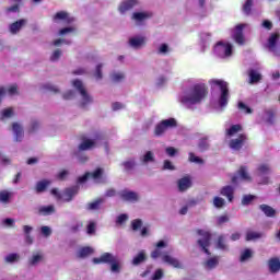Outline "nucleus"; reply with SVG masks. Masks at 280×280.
<instances>
[{"instance_id": "nucleus-52", "label": "nucleus", "mask_w": 280, "mask_h": 280, "mask_svg": "<svg viewBox=\"0 0 280 280\" xmlns=\"http://www.w3.org/2000/svg\"><path fill=\"white\" fill-rule=\"evenodd\" d=\"M125 78L126 75H124V73L121 72H116L112 74L113 82H121V80H124Z\"/></svg>"}, {"instance_id": "nucleus-43", "label": "nucleus", "mask_w": 280, "mask_h": 280, "mask_svg": "<svg viewBox=\"0 0 280 280\" xmlns=\"http://www.w3.org/2000/svg\"><path fill=\"white\" fill-rule=\"evenodd\" d=\"M89 178H91V172H85L84 175L78 177L77 183L78 185H84Z\"/></svg>"}, {"instance_id": "nucleus-19", "label": "nucleus", "mask_w": 280, "mask_h": 280, "mask_svg": "<svg viewBox=\"0 0 280 280\" xmlns=\"http://www.w3.org/2000/svg\"><path fill=\"white\" fill-rule=\"evenodd\" d=\"M137 0H126L124 1L120 5H119V12L121 14L128 12V10H132V8H135V5H137Z\"/></svg>"}, {"instance_id": "nucleus-30", "label": "nucleus", "mask_w": 280, "mask_h": 280, "mask_svg": "<svg viewBox=\"0 0 280 280\" xmlns=\"http://www.w3.org/2000/svg\"><path fill=\"white\" fill-rule=\"evenodd\" d=\"M210 144H209V137H202L199 139L198 142V149L200 152H207L209 150Z\"/></svg>"}, {"instance_id": "nucleus-51", "label": "nucleus", "mask_w": 280, "mask_h": 280, "mask_svg": "<svg viewBox=\"0 0 280 280\" xmlns=\"http://www.w3.org/2000/svg\"><path fill=\"white\" fill-rule=\"evenodd\" d=\"M38 261H43V255H40V254L34 255V256L30 259V265H31V266H36V264H38Z\"/></svg>"}, {"instance_id": "nucleus-7", "label": "nucleus", "mask_w": 280, "mask_h": 280, "mask_svg": "<svg viewBox=\"0 0 280 280\" xmlns=\"http://www.w3.org/2000/svg\"><path fill=\"white\" fill-rule=\"evenodd\" d=\"M52 21L58 22V21H63L66 25H71L73 21H75V18L70 16L67 11H59L52 16Z\"/></svg>"}, {"instance_id": "nucleus-45", "label": "nucleus", "mask_w": 280, "mask_h": 280, "mask_svg": "<svg viewBox=\"0 0 280 280\" xmlns=\"http://www.w3.org/2000/svg\"><path fill=\"white\" fill-rule=\"evenodd\" d=\"M141 226H143V221H141V219H135L131 222L132 231H139V229H141Z\"/></svg>"}, {"instance_id": "nucleus-17", "label": "nucleus", "mask_w": 280, "mask_h": 280, "mask_svg": "<svg viewBox=\"0 0 280 280\" xmlns=\"http://www.w3.org/2000/svg\"><path fill=\"white\" fill-rule=\"evenodd\" d=\"M177 187L179 191H187L191 187V178L189 176H185L177 182Z\"/></svg>"}, {"instance_id": "nucleus-53", "label": "nucleus", "mask_w": 280, "mask_h": 280, "mask_svg": "<svg viewBox=\"0 0 280 280\" xmlns=\"http://www.w3.org/2000/svg\"><path fill=\"white\" fill-rule=\"evenodd\" d=\"M75 32V27L70 26V27H63L61 30H59V36H65V34H71Z\"/></svg>"}, {"instance_id": "nucleus-25", "label": "nucleus", "mask_w": 280, "mask_h": 280, "mask_svg": "<svg viewBox=\"0 0 280 280\" xmlns=\"http://www.w3.org/2000/svg\"><path fill=\"white\" fill-rule=\"evenodd\" d=\"M249 84H257V82H261V73L257 72L255 69L248 70Z\"/></svg>"}, {"instance_id": "nucleus-27", "label": "nucleus", "mask_w": 280, "mask_h": 280, "mask_svg": "<svg viewBox=\"0 0 280 280\" xmlns=\"http://www.w3.org/2000/svg\"><path fill=\"white\" fill-rule=\"evenodd\" d=\"M51 185V180H48V179H43V180H39L37 182L36 184V192L37 194H43V191H46L47 187Z\"/></svg>"}, {"instance_id": "nucleus-31", "label": "nucleus", "mask_w": 280, "mask_h": 280, "mask_svg": "<svg viewBox=\"0 0 280 280\" xmlns=\"http://www.w3.org/2000/svg\"><path fill=\"white\" fill-rule=\"evenodd\" d=\"M11 198H12V192L8 190H0V202L2 205H10Z\"/></svg>"}, {"instance_id": "nucleus-16", "label": "nucleus", "mask_w": 280, "mask_h": 280, "mask_svg": "<svg viewBox=\"0 0 280 280\" xmlns=\"http://www.w3.org/2000/svg\"><path fill=\"white\" fill-rule=\"evenodd\" d=\"M81 143L79 144L80 152H85L86 150H91L92 148H95V142L92 139L89 138H81Z\"/></svg>"}, {"instance_id": "nucleus-39", "label": "nucleus", "mask_w": 280, "mask_h": 280, "mask_svg": "<svg viewBox=\"0 0 280 280\" xmlns=\"http://www.w3.org/2000/svg\"><path fill=\"white\" fill-rule=\"evenodd\" d=\"M122 167H125L126 172H131V170L137 167V162L135 161V159L127 160V161L122 162Z\"/></svg>"}, {"instance_id": "nucleus-26", "label": "nucleus", "mask_w": 280, "mask_h": 280, "mask_svg": "<svg viewBox=\"0 0 280 280\" xmlns=\"http://www.w3.org/2000/svg\"><path fill=\"white\" fill-rule=\"evenodd\" d=\"M264 237V233L255 232V231H247L245 235L246 242H255V240H261Z\"/></svg>"}, {"instance_id": "nucleus-22", "label": "nucleus", "mask_w": 280, "mask_h": 280, "mask_svg": "<svg viewBox=\"0 0 280 280\" xmlns=\"http://www.w3.org/2000/svg\"><path fill=\"white\" fill-rule=\"evenodd\" d=\"M259 209L267 218H275L277 215V210L266 203L260 205Z\"/></svg>"}, {"instance_id": "nucleus-46", "label": "nucleus", "mask_w": 280, "mask_h": 280, "mask_svg": "<svg viewBox=\"0 0 280 280\" xmlns=\"http://www.w3.org/2000/svg\"><path fill=\"white\" fill-rule=\"evenodd\" d=\"M96 225L95 222L91 221L86 226V233L88 235H95Z\"/></svg>"}, {"instance_id": "nucleus-62", "label": "nucleus", "mask_w": 280, "mask_h": 280, "mask_svg": "<svg viewBox=\"0 0 280 280\" xmlns=\"http://www.w3.org/2000/svg\"><path fill=\"white\" fill-rule=\"evenodd\" d=\"M259 174H268L270 172V166L268 164H261L258 166Z\"/></svg>"}, {"instance_id": "nucleus-63", "label": "nucleus", "mask_w": 280, "mask_h": 280, "mask_svg": "<svg viewBox=\"0 0 280 280\" xmlns=\"http://www.w3.org/2000/svg\"><path fill=\"white\" fill-rule=\"evenodd\" d=\"M161 279H163V269H156L152 277V280H161Z\"/></svg>"}, {"instance_id": "nucleus-36", "label": "nucleus", "mask_w": 280, "mask_h": 280, "mask_svg": "<svg viewBox=\"0 0 280 280\" xmlns=\"http://www.w3.org/2000/svg\"><path fill=\"white\" fill-rule=\"evenodd\" d=\"M218 264H220V260L218 259V257H212L210 259H208L205 262L206 268H208V270H213V268H215L218 266Z\"/></svg>"}, {"instance_id": "nucleus-61", "label": "nucleus", "mask_w": 280, "mask_h": 280, "mask_svg": "<svg viewBox=\"0 0 280 280\" xmlns=\"http://www.w3.org/2000/svg\"><path fill=\"white\" fill-rule=\"evenodd\" d=\"M154 161V154L151 151H148L143 156V163H150Z\"/></svg>"}, {"instance_id": "nucleus-24", "label": "nucleus", "mask_w": 280, "mask_h": 280, "mask_svg": "<svg viewBox=\"0 0 280 280\" xmlns=\"http://www.w3.org/2000/svg\"><path fill=\"white\" fill-rule=\"evenodd\" d=\"M269 271L275 275L280 270V260L279 258H270L268 261Z\"/></svg>"}, {"instance_id": "nucleus-20", "label": "nucleus", "mask_w": 280, "mask_h": 280, "mask_svg": "<svg viewBox=\"0 0 280 280\" xmlns=\"http://www.w3.org/2000/svg\"><path fill=\"white\" fill-rule=\"evenodd\" d=\"M78 191H80V186H72L65 190L66 202H71L73 200V196H77Z\"/></svg>"}, {"instance_id": "nucleus-6", "label": "nucleus", "mask_w": 280, "mask_h": 280, "mask_svg": "<svg viewBox=\"0 0 280 280\" xmlns=\"http://www.w3.org/2000/svg\"><path fill=\"white\" fill-rule=\"evenodd\" d=\"M176 126H178V122L174 118L164 119L155 126L154 135L155 137H161V135H164L170 128H176Z\"/></svg>"}, {"instance_id": "nucleus-59", "label": "nucleus", "mask_w": 280, "mask_h": 280, "mask_svg": "<svg viewBox=\"0 0 280 280\" xmlns=\"http://www.w3.org/2000/svg\"><path fill=\"white\" fill-rule=\"evenodd\" d=\"M110 270L112 272H119L120 267H119V260H117V258L114 259L113 262H110Z\"/></svg>"}, {"instance_id": "nucleus-64", "label": "nucleus", "mask_w": 280, "mask_h": 280, "mask_svg": "<svg viewBox=\"0 0 280 280\" xmlns=\"http://www.w3.org/2000/svg\"><path fill=\"white\" fill-rule=\"evenodd\" d=\"M165 152L168 156H176L178 151L174 147H167Z\"/></svg>"}, {"instance_id": "nucleus-8", "label": "nucleus", "mask_w": 280, "mask_h": 280, "mask_svg": "<svg viewBox=\"0 0 280 280\" xmlns=\"http://www.w3.org/2000/svg\"><path fill=\"white\" fill-rule=\"evenodd\" d=\"M119 197L125 202H138L139 201V195L132 190H122L119 192Z\"/></svg>"}, {"instance_id": "nucleus-28", "label": "nucleus", "mask_w": 280, "mask_h": 280, "mask_svg": "<svg viewBox=\"0 0 280 280\" xmlns=\"http://www.w3.org/2000/svg\"><path fill=\"white\" fill-rule=\"evenodd\" d=\"M39 215H51L56 213V208L54 206H40L38 208Z\"/></svg>"}, {"instance_id": "nucleus-4", "label": "nucleus", "mask_w": 280, "mask_h": 280, "mask_svg": "<svg viewBox=\"0 0 280 280\" xmlns=\"http://www.w3.org/2000/svg\"><path fill=\"white\" fill-rule=\"evenodd\" d=\"M197 235H199L201 238L197 241L198 246H200L201 250L206 253V255H211V252H209V246H211V232L206 230H197Z\"/></svg>"}, {"instance_id": "nucleus-3", "label": "nucleus", "mask_w": 280, "mask_h": 280, "mask_svg": "<svg viewBox=\"0 0 280 280\" xmlns=\"http://www.w3.org/2000/svg\"><path fill=\"white\" fill-rule=\"evenodd\" d=\"M72 86H74L75 91L80 93L82 97V102L80 103L81 108H86L89 104L93 103V97L89 95V92L86 91V88L84 86V83H82V80L75 79L72 81Z\"/></svg>"}, {"instance_id": "nucleus-14", "label": "nucleus", "mask_w": 280, "mask_h": 280, "mask_svg": "<svg viewBox=\"0 0 280 280\" xmlns=\"http://www.w3.org/2000/svg\"><path fill=\"white\" fill-rule=\"evenodd\" d=\"M117 259L110 253H104L100 258H93V264H112Z\"/></svg>"}, {"instance_id": "nucleus-21", "label": "nucleus", "mask_w": 280, "mask_h": 280, "mask_svg": "<svg viewBox=\"0 0 280 280\" xmlns=\"http://www.w3.org/2000/svg\"><path fill=\"white\" fill-rule=\"evenodd\" d=\"M12 130L15 135V141H23V127L19 122H13L12 124Z\"/></svg>"}, {"instance_id": "nucleus-56", "label": "nucleus", "mask_w": 280, "mask_h": 280, "mask_svg": "<svg viewBox=\"0 0 280 280\" xmlns=\"http://www.w3.org/2000/svg\"><path fill=\"white\" fill-rule=\"evenodd\" d=\"M238 108L240 110H244L247 115H250L253 113V109L243 102H238Z\"/></svg>"}, {"instance_id": "nucleus-48", "label": "nucleus", "mask_w": 280, "mask_h": 280, "mask_svg": "<svg viewBox=\"0 0 280 280\" xmlns=\"http://www.w3.org/2000/svg\"><path fill=\"white\" fill-rule=\"evenodd\" d=\"M4 260L7 264H14V261H19V254H9Z\"/></svg>"}, {"instance_id": "nucleus-32", "label": "nucleus", "mask_w": 280, "mask_h": 280, "mask_svg": "<svg viewBox=\"0 0 280 280\" xmlns=\"http://www.w3.org/2000/svg\"><path fill=\"white\" fill-rule=\"evenodd\" d=\"M189 163H196L197 165H205V160L202 158L196 156L194 152L188 153Z\"/></svg>"}, {"instance_id": "nucleus-42", "label": "nucleus", "mask_w": 280, "mask_h": 280, "mask_svg": "<svg viewBox=\"0 0 280 280\" xmlns=\"http://www.w3.org/2000/svg\"><path fill=\"white\" fill-rule=\"evenodd\" d=\"M217 248H220V250H229V246H226V243L224 242V236H219L217 241Z\"/></svg>"}, {"instance_id": "nucleus-2", "label": "nucleus", "mask_w": 280, "mask_h": 280, "mask_svg": "<svg viewBox=\"0 0 280 280\" xmlns=\"http://www.w3.org/2000/svg\"><path fill=\"white\" fill-rule=\"evenodd\" d=\"M209 84L213 86H219L221 95L219 97V106L224 108L229 104V83L220 79H212L209 81Z\"/></svg>"}, {"instance_id": "nucleus-49", "label": "nucleus", "mask_w": 280, "mask_h": 280, "mask_svg": "<svg viewBox=\"0 0 280 280\" xmlns=\"http://www.w3.org/2000/svg\"><path fill=\"white\" fill-rule=\"evenodd\" d=\"M102 67H103L102 63H98V65L96 66V69H95V72H94V78H95L96 80H102V78H104V75L102 74Z\"/></svg>"}, {"instance_id": "nucleus-40", "label": "nucleus", "mask_w": 280, "mask_h": 280, "mask_svg": "<svg viewBox=\"0 0 280 280\" xmlns=\"http://www.w3.org/2000/svg\"><path fill=\"white\" fill-rule=\"evenodd\" d=\"M242 125H232L231 128L226 130L228 137H234V135H237V132H241Z\"/></svg>"}, {"instance_id": "nucleus-9", "label": "nucleus", "mask_w": 280, "mask_h": 280, "mask_svg": "<svg viewBox=\"0 0 280 280\" xmlns=\"http://www.w3.org/2000/svg\"><path fill=\"white\" fill-rule=\"evenodd\" d=\"M246 135L241 133L236 139H232L230 141V148L231 150L240 151L244 147V143L246 142Z\"/></svg>"}, {"instance_id": "nucleus-12", "label": "nucleus", "mask_w": 280, "mask_h": 280, "mask_svg": "<svg viewBox=\"0 0 280 280\" xmlns=\"http://www.w3.org/2000/svg\"><path fill=\"white\" fill-rule=\"evenodd\" d=\"M26 24H27V20L25 19L18 20L12 24H10L9 31L12 34H19V32H21V30H23V27H25Z\"/></svg>"}, {"instance_id": "nucleus-11", "label": "nucleus", "mask_w": 280, "mask_h": 280, "mask_svg": "<svg viewBox=\"0 0 280 280\" xmlns=\"http://www.w3.org/2000/svg\"><path fill=\"white\" fill-rule=\"evenodd\" d=\"M167 246V243L165 241H159L155 245V249L151 252V259H159L162 258L165 254H163V250L161 248H165Z\"/></svg>"}, {"instance_id": "nucleus-38", "label": "nucleus", "mask_w": 280, "mask_h": 280, "mask_svg": "<svg viewBox=\"0 0 280 280\" xmlns=\"http://www.w3.org/2000/svg\"><path fill=\"white\" fill-rule=\"evenodd\" d=\"M90 255H93V248L92 247H82L79 250L78 257L81 259H84V257H89Z\"/></svg>"}, {"instance_id": "nucleus-58", "label": "nucleus", "mask_w": 280, "mask_h": 280, "mask_svg": "<svg viewBox=\"0 0 280 280\" xmlns=\"http://www.w3.org/2000/svg\"><path fill=\"white\" fill-rule=\"evenodd\" d=\"M9 95H19V85L12 84L8 88Z\"/></svg>"}, {"instance_id": "nucleus-41", "label": "nucleus", "mask_w": 280, "mask_h": 280, "mask_svg": "<svg viewBox=\"0 0 280 280\" xmlns=\"http://www.w3.org/2000/svg\"><path fill=\"white\" fill-rule=\"evenodd\" d=\"M224 205H226V201L224 200V198H222V197H214L213 198V206L217 209H222V207H224Z\"/></svg>"}, {"instance_id": "nucleus-44", "label": "nucleus", "mask_w": 280, "mask_h": 280, "mask_svg": "<svg viewBox=\"0 0 280 280\" xmlns=\"http://www.w3.org/2000/svg\"><path fill=\"white\" fill-rule=\"evenodd\" d=\"M253 10V0H246V2L243 5V12H245V14H250Z\"/></svg>"}, {"instance_id": "nucleus-35", "label": "nucleus", "mask_w": 280, "mask_h": 280, "mask_svg": "<svg viewBox=\"0 0 280 280\" xmlns=\"http://www.w3.org/2000/svg\"><path fill=\"white\" fill-rule=\"evenodd\" d=\"M104 176V168L97 167L94 172H90V178L93 180H100Z\"/></svg>"}, {"instance_id": "nucleus-23", "label": "nucleus", "mask_w": 280, "mask_h": 280, "mask_svg": "<svg viewBox=\"0 0 280 280\" xmlns=\"http://www.w3.org/2000/svg\"><path fill=\"white\" fill-rule=\"evenodd\" d=\"M277 40H279V34L275 33L269 37V51H272L275 56H279L277 51Z\"/></svg>"}, {"instance_id": "nucleus-13", "label": "nucleus", "mask_w": 280, "mask_h": 280, "mask_svg": "<svg viewBox=\"0 0 280 280\" xmlns=\"http://www.w3.org/2000/svg\"><path fill=\"white\" fill-rule=\"evenodd\" d=\"M244 27H246L244 24H237L235 27L234 40L238 45H244Z\"/></svg>"}, {"instance_id": "nucleus-10", "label": "nucleus", "mask_w": 280, "mask_h": 280, "mask_svg": "<svg viewBox=\"0 0 280 280\" xmlns=\"http://www.w3.org/2000/svg\"><path fill=\"white\" fill-rule=\"evenodd\" d=\"M162 261L164 264H167L168 266H172L173 268L183 269V264L180 262V260H178V258L172 257L168 254H164L162 256Z\"/></svg>"}, {"instance_id": "nucleus-54", "label": "nucleus", "mask_w": 280, "mask_h": 280, "mask_svg": "<svg viewBox=\"0 0 280 280\" xmlns=\"http://www.w3.org/2000/svg\"><path fill=\"white\" fill-rule=\"evenodd\" d=\"M60 56H62V50L61 49H56L52 55L50 56L51 62H56V60L60 59Z\"/></svg>"}, {"instance_id": "nucleus-1", "label": "nucleus", "mask_w": 280, "mask_h": 280, "mask_svg": "<svg viewBox=\"0 0 280 280\" xmlns=\"http://www.w3.org/2000/svg\"><path fill=\"white\" fill-rule=\"evenodd\" d=\"M209 95V88L205 83L195 84L189 94L182 96L180 103L185 104L189 108V106H195V104H200L202 100H205Z\"/></svg>"}, {"instance_id": "nucleus-18", "label": "nucleus", "mask_w": 280, "mask_h": 280, "mask_svg": "<svg viewBox=\"0 0 280 280\" xmlns=\"http://www.w3.org/2000/svg\"><path fill=\"white\" fill-rule=\"evenodd\" d=\"M144 261H148V255L145 250H140L131 260L132 266H141Z\"/></svg>"}, {"instance_id": "nucleus-57", "label": "nucleus", "mask_w": 280, "mask_h": 280, "mask_svg": "<svg viewBox=\"0 0 280 280\" xmlns=\"http://www.w3.org/2000/svg\"><path fill=\"white\" fill-rule=\"evenodd\" d=\"M253 257V252L250 249H245L241 255V261H246V259H250Z\"/></svg>"}, {"instance_id": "nucleus-33", "label": "nucleus", "mask_w": 280, "mask_h": 280, "mask_svg": "<svg viewBox=\"0 0 280 280\" xmlns=\"http://www.w3.org/2000/svg\"><path fill=\"white\" fill-rule=\"evenodd\" d=\"M150 16H152V14L145 13V12H135L132 14V19L133 21H145V19H150Z\"/></svg>"}, {"instance_id": "nucleus-50", "label": "nucleus", "mask_w": 280, "mask_h": 280, "mask_svg": "<svg viewBox=\"0 0 280 280\" xmlns=\"http://www.w3.org/2000/svg\"><path fill=\"white\" fill-rule=\"evenodd\" d=\"M253 200H255V195H245L242 199V205L248 206Z\"/></svg>"}, {"instance_id": "nucleus-34", "label": "nucleus", "mask_w": 280, "mask_h": 280, "mask_svg": "<svg viewBox=\"0 0 280 280\" xmlns=\"http://www.w3.org/2000/svg\"><path fill=\"white\" fill-rule=\"evenodd\" d=\"M102 203H104V199L98 198L95 201L88 203V210L89 211H97V209H100Z\"/></svg>"}, {"instance_id": "nucleus-15", "label": "nucleus", "mask_w": 280, "mask_h": 280, "mask_svg": "<svg viewBox=\"0 0 280 280\" xmlns=\"http://www.w3.org/2000/svg\"><path fill=\"white\" fill-rule=\"evenodd\" d=\"M220 195L228 198L229 202H233V198L235 196V188L233 186H224L220 190Z\"/></svg>"}, {"instance_id": "nucleus-55", "label": "nucleus", "mask_w": 280, "mask_h": 280, "mask_svg": "<svg viewBox=\"0 0 280 280\" xmlns=\"http://www.w3.org/2000/svg\"><path fill=\"white\" fill-rule=\"evenodd\" d=\"M12 115H14V109L12 107L2 110V118H10Z\"/></svg>"}, {"instance_id": "nucleus-47", "label": "nucleus", "mask_w": 280, "mask_h": 280, "mask_svg": "<svg viewBox=\"0 0 280 280\" xmlns=\"http://www.w3.org/2000/svg\"><path fill=\"white\" fill-rule=\"evenodd\" d=\"M266 115L268 116L267 118L268 124H275V115H276L275 109H267Z\"/></svg>"}, {"instance_id": "nucleus-60", "label": "nucleus", "mask_w": 280, "mask_h": 280, "mask_svg": "<svg viewBox=\"0 0 280 280\" xmlns=\"http://www.w3.org/2000/svg\"><path fill=\"white\" fill-rule=\"evenodd\" d=\"M39 126L40 125L38 124V121H36V120L32 121L31 127L28 128L30 135L36 132V130H38Z\"/></svg>"}, {"instance_id": "nucleus-5", "label": "nucleus", "mask_w": 280, "mask_h": 280, "mask_svg": "<svg viewBox=\"0 0 280 280\" xmlns=\"http://www.w3.org/2000/svg\"><path fill=\"white\" fill-rule=\"evenodd\" d=\"M214 52L219 58H231L233 56V45L231 43L218 42L214 46Z\"/></svg>"}, {"instance_id": "nucleus-29", "label": "nucleus", "mask_w": 280, "mask_h": 280, "mask_svg": "<svg viewBox=\"0 0 280 280\" xmlns=\"http://www.w3.org/2000/svg\"><path fill=\"white\" fill-rule=\"evenodd\" d=\"M129 45L135 49H138L141 45H145V37H132L129 39Z\"/></svg>"}, {"instance_id": "nucleus-37", "label": "nucleus", "mask_w": 280, "mask_h": 280, "mask_svg": "<svg viewBox=\"0 0 280 280\" xmlns=\"http://www.w3.org/2000/svg\"><path fill=\"white\" fill-rule=\"evenodd\" d=\"M238 176L242 178V180H246L247 183H250V180H253L250 178V175H248V172L246 171V166H241L240 167Z\"/></svg>"}]
</instances>
